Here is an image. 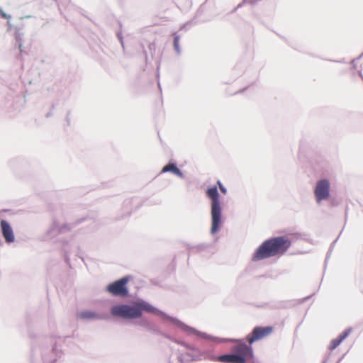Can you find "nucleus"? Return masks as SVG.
<instances>
[{
  "label": "nucleus",
  "mask_w": 363,
  "mask_h": 363,
  "mask_svg": "<svg viewBox=\"0 0 363 363\" xmlns=\"http://www.w3.org/2000/svg\"><path fill=\"white\" fill-rule=\"evenodd\" d=\"M291 246V241L287 236H279L263 242L252 257L253 261L284 255Z\"/></svg>",
  "instance_id": "obj_1"
},
{
  "label": "nucleus",
  "mask_w": 363,
  "mask_h": 363,
  "mask_svg": "<svg viewBox=\"0 0 363 363\" xmlns=\"http://www.w3.org/2000/svg\"><path fill=\"white\" fill-rule=\"evenodd\" d=\"M155 313L156 309L145 301H136L132 305H116L111 308L112 315L124 319H135L142 316L143 312Z\"/></svg>",
  "instance_id": "obj_2"
},
{
  "label": "nucleus",
  "mask_w": 363,
  "mask_h": 363,
  "mask_svg": "<svg viewBox=\"0 0 363 363\" xmlns=\"http://www.w3.org/2000/svg\"><path fill=\"white\" fill-rule=\"evenodd\" d=\"M206 196L211 201V233H217L222 224V206L216 186L210 187L206 190Z\"/></svg>",
  "instance_id": "obj_3"
},
{
  "label": "nucleus",
  "mask_w": 363,
  "mask_h": 363,
  "mask_svg": "<svg viewBox=\"0 0 363 363\" xmlns=\"http://www.w3.org/2000/svg\"><path fill=\"white\" fill-rule=\"evenodd\" d=\"M129 281L128 277H124L111 284L107 286V291L113 296H127L128 294V290L126 286Z\"/></svg>",
  "instance_id": "obj_4"
},
{
  "label": "nucleus",
  "mask_w": 363,
  "mask_h": 363,
  "mask_svg": "<svg viewBox=\"0 0 363 363\" xmlns=\"http://www.w3.org/2000/svg\"><path fill=\"white\" fill-rule=\"evenodd\" d=\"M273 330L274 328L272 326L255 327L251 333L247 336L246 340L250 345H252L253 342L269 336Z\"/></svg>",
  "instance_id": "obj_5"
},
{
  "label": "nucleus",
  "mask_w": 363,
  "mask_h": 363,
  "mask_svg": "<svg viewBox=\"0 0 363 363\" xmlns=\"http://www.w3.org/2000/svg\"><path fill=\"white\" fill-rule=\"evenodd\" d=\"M235 354L242 358L243 363L253 358V351L250 346L247 345L242 342H238L233 347Z\"/></svg>",
  "instance_id": "obj_6"
},
{
  "label": "nucleus",
  "mask_w": 363,
  "mask_h": 363,
  "mask_svg": "<svg viewBox=\"0 0 363 363\" xmlns=\"http://www.w3.org/2000/svg\"><path fill=\"white\" fill-rule=\"evenodd\" d=\"M314 193L318 203L322 200L328 199L330 194L329 182L326 179L319 181L316 184Z\"/></svg>",
  "instance_id": "obj_7"
},
{
  "label": "nucleus",
  "mask_w": 363,
  "mask_h": 363,
  "mask_svg": "<svg viewBox=\"0 0 363 363\" xmlns=\"http://www.w3.org/2000/svg\"><path fill=\"white\" fill-rule=\"evenodd\" d=\"M1 227L2 235L6 242L9 243L13 242L14 241V235L9 223L7 221L3 220L1 221Z\"/></svg>",
  "instance_id": "obj_8"
},
{
  "label": "nucleus",
  "mask_w": 363,
  "mask_h": 363,
  "mask_svg": "<svg viewBox=\"0 0 363 363\" xmlns=\"http://www.w3.org/2000/svg\"><path fill=\"white\" fill-rule=\"evenodd\" d=\"M217 360L223 363H243L242 358L236 356L235 353L219 356Z\"/></svg>",
  "instance_id": "obj_9"
},
{
  "label": "nucleus",
  "mask_w": 363,
  "mask_h": 363,
  "mask_svg": "<svg viewBox=\"0 0 363 363\" xmlns=\"http://www.w3.org/2000/svg\"><path fill=\"white\" fill-rule=\"evenodd\" d=\"M351 330L348 329L344 331L340 336L335 339H333L328 347L329 350H335L340 344L345 340L350 333Z\"/></svg>",
  "instance_id": "obj_10"
},
{
  "label": "nucleus",
  "mask_w": 363,
  "mask_h": 363,
  "mask_svg": "<svg viewBox=\"0 0 363 363\" xmlns=\"http://www.w3.org/2000/svg\"><path fill=\"white\" fill-rule=\"evenodd\" d=\"M172 172L173 174H176L177 176L182 177V172L173 163L168 164L167 165L164 166L162 168V172Z\"/></svg>",
  "instance_id": "obj_11"
},
{
  "label": "nucleus",
  "mask_w": 363,
  "mask_h": 363,
  "mask_svg": "<svg viewBox=\"0 0 363 363\" xmlns=\"http://www.w3.org/2000/svg\"><path fill=\"white\" fill-rule=\"evenodd\" d=\"M79 316L80 318H83V319H86V318L93 319V318H99V315L97 314H96L95 313H94L92 311H89L82 312L79 315Z\"/></svg>",
  "instance_id": "obj_12"
},
{
  "label": "nucleus",
  "mask_w": 363,
  "mask_h": 363,
  "mask_svg": "<svg viewBox=\"0 0 363 363\" xmlns=\"http://www.w3.org/2000/svg\"><path fill=\"white\" fill-rule=\"evenodd\" d=\"M179 36L175 35L174 38V47L177 52H179Z\"/></svg>",
  "instance_id": "obj_13"
},
{
  "label": "nucleus",
  "mask_w": 363,
  "mask_h": 363,
  "mask_svg": "<svg viewBox=\"0 0 363 363\" xmlns=\"http://www.w3.org/2000/svg\"><path fill=\"white\" fill-rule=\"evenodd\" d=\"M217 184H218V188H219L220 191H221V193H223V194H226V193H227V189H226V188L223 185V184H222L220 181H218V182H217Z\"/></svg>",
  "instance_id": "obj_14"
},
{
  "label": "nucleus",
  "mask_w": 363,
  "mask_h": 363,
  "mask_svg": "<svg viewBox=\"0 0 363 363\" xmlns=\"http://www.w3.org/2000/svg\"><path fill=\"white\" fill-rule=\"evenodd\" d=\"M149 48H150V50H152L154 52L155 50V43H150Z\"/></svg>",
  "instance_id": "obj_15"
},
{
  "label": "nucleus",
  "mask_w": 363,
  "mask_h": 363,
  "mask_svg": "<svg viewBox=\"0 0 363 363\" xmlns=\"http://www.w3.org/2000/svg\"><path fill=\"white\" fill-rule=\"evenodd\" d=\"M0 14H1L2 18H6V19L8 18V16L4 12L1 11Z\"/></svg>",
  "instance_id": "obj_16"
},
{
  "label": "nucleus",
  "mask_w": 363,
  "mask_h": 363,
  "mask_svg": "<svg viewBox=\"0 0 363 363\" xmlns=\"http://www.w3.org/2000/svg\"><path fill=\"white\" fill-rule=\"evenodd\" d=\"M18 48H19V49H20V52H21V54H22V52H23V50H22V45H21V43H18Z\"/></svg>",
  "instance_id": "obj_17"
}]
</instances>
